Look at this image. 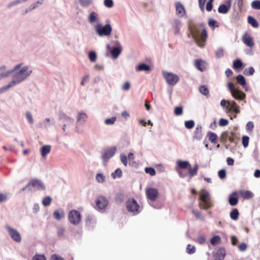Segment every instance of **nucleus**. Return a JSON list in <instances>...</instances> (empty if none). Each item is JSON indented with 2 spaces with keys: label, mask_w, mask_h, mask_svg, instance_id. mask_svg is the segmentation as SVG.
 <instances>
[{
  "label": "nucleus",
  "mask_w": 260,
  "mask_h": 260,
  "mask_svg": "<svg viewBox=\"0 0 260 260\" xmlns=\"http://www.w3.org/2000/svg\"><path fill=\"white\" fill-rule=\"evenodd\" d=\"M31 71L28 70V67L26 66L22 68L19 72H18L13 76V80L11 82H13L14 86L18 84L25 78H26L31 74Z\"/></svg>",
  "instance_id": "f257e3e1"
},
{
  "label": "nucleus",
  "mask_w": 260,
  "mask_h": 260,
  "mask_svg": "<svg viewBox=\"0 0 260 260\" xmlns=\"http://www.w3.org/2000/svg\"><path fill=\"white\" fill-rule=\"evenodd\" d=\"M200 199L203 202L202 204L199 205L201 209H208L212 207V204L208 191L205 189H202L200 192Z\"/></svg>",
  "instance_id": "f03ea898"
},
{
  "label": "nucleus",
  "mask_w": 260,
  "mask_h": 260,
  "mask_svg": "<svg viewBox=\"0 0 260 260\" xmlns=\"http://www.w3.org/2000/svg\"><path fill=\"white\" fill-rule=\"evenodd\" d=\"M96 34L100 37L109 36L112 32V28L110 24H107L103 26L101 24H97L95 26Z\"/></svg>",
  "instance_id": "7ed1b4c3"
},
{
  "label": "nucleus",
  "mask_w": 260,
  "mask_h": 260,
  "mask_svg": "<svg viewBox=\"0 0 260 260\" xmlns=\"http://www.w3.org/2000/svg\"><path fill=\"white\" fill-rule=\"evenodd\" d=\"M126 206L128 211L133 213L134 215L140 212V206L134 199H128L126 203Z\"/></svg>",
  "instance_id": "20e7f679"
},
{
  "label": "nucleus",
  "mask_w": 260,
  "mask_h": 260,
  "mask_svg": "<svg viewBox=\"0 0 260 260\" xmlns=\"http://www.w3.org/2000/svg\"><path fill=\"white\" fill-rule=\"evenodd\" d=\"M162 75L168 84L175 85L179 81V77L172 73L163 71Z\"/></svg>",
  "instance_id": "39448f33"
},
{
  "label": "nucleus",
  "mask_w": 260,
  "mask_h": 260,
  "mask_svg": "<svg viewBox=\"0 0 260 260\" xmlns=\"http://www.w3.org/2000/svg\"><path fill=\"white\" fill-rule=\"evenodd\" d=\"M70 222L74 225H77L81 221V215L80 213L76 210H72L68 215Z\"/></svg>",
  "instance_id": "423d86ee"
},
{
  "label": "nucleus",
  "mask_w": 260,
  "mask_h": 260,
  "mask_svg": "<svg viewBox=\"0 0 260 260\" xmlns=\"http://www.w3.org/2000/svg\"><path fill=\"white\" fill-rule=\"evenodd\" d=\"M6 228L11 238L16 242H20L21 237L19 233L16 230L13 229L9 225H6Z\"/></svg>",
  "instance_id": "0eeeda50"
},
{
  "label": "nucleus",
  "mask_w": 260,
  "mask_h": 260,
  "mask_svg": "<svg viewBox=\"0 0 260 260\" xmlns=\"http://www.w3.org/2000/svg\"><path fill=\"white\" fill-rule=\"evenodd\" d=\"M116 150V148L115 147L104 150L102 155V159L104 161L105 165H107L108 160L114 155Z\"/></svg>",
  "instance_id": "6e6552de"
},
{
  "label": "nucleus",
  "mask_w": 260,
  "mask_h": 260,
  "mask_svg": "<svg viewBox=\"0 0 260 260\" xmlns=\"http://www.w3.org/2000/svg\"><path fill=\"white\" fill-rule=\"evenodd\" d=\"M145 192L147 199L150 201H154L158 197V191L156 188H146Z\"/></svg>",
  "instance_id": "1a4fd4ad"
},
{
  "label": "nucleus",
  "mask_w": 260,
  "mask_h": 260,
  "mask_svg": "<svg viewBox=\"0 0 260 260\" xmlns=\"http://www.w3.org/2000/svg\"><path fill=\"white\" fill-rule=\"evenodd\" d=\"M108 203L107 198L104 196H99L95 200L96 206L99 210L105 209L108 206Z\"/></svg>",
  "instance_id": "9d476101"
},
{
  "label": "nucleus",
  "mask_w": 260,
  "mask_h": 260,
  "mask_svg": "<svg viewBox=\"0 0 260 260\" xmlns=\"http://www.w3.org/2000/svg\"><path fill=\"white\" fill-rule=\"evenodd\" d=\"M176 15L179 17H186V12L184 6L180 2H176L175 4Z\"/></svg>",
  "instance_id": "9b49d317"
},
{
  "label": "nucleus",
  "mask_w": 260,
  "mask_h": 260,
  "mask_svg": "<svg viewBox=\"0 0 260 260\" xmlns=\"http://www.w3.org/2000/svg\"><path fill=\"white\" fill-rule=\"evenodd\" d=\"M232 111L236 114H238L240 112L239 106L234 101L228 102V105L226 106V112L229 113Z\"/></svg>",
  "instance_id": "f8f14e48"
},
{
  "label": "nucleus",
  "mask_w": 260,
  "mask_h": 260,
  "mask_svg": "<svg viewBox=\"0 0 260 260\" xmlns=\"http://www.w3.org/2000/svg\"><path fill=\"white\" fill-rule=\"evenodd\" d=\"M228 5H225L224 4L220 5L218 8V11L220 14H226L229 12L231 9V1L229 0L228 2Z\"/></svg>",
  "instance_id": "ddd939ff"
},
{
  "label": "nucleus",
  "mask_w": 260,
  "mask_h": 260,
  "mask_svg": "<svg viewBox=\"0 0 260 260\" xmlns=\"http://www.w3.org/2000/svg\"><path fill=\"white\" fill-rule=\"evenodd\" d=\"M232 94L235 99L239 100H243L246 96L245 93L238 89L233 91Z\"/></svg>",
  "instance_id": "4468645a"
},
{
  "label": "nucleus",
  "mask_w": 260,
  "mask_h": 260,
  "mask_svg": "<svg viewBox=\"0 0 260 260\" xmlns=\"http://www.w3.org/2000/svg\"><path fill=\"white\" fill-rule=\"evenodd\" d=\"M189 29L190 30V34L194 39H196L198 37L200 32V30L197 25L194 24L190 25Z\"/></svg>",
  "instance_id": "2eb2a0df"
},
{
  "label": "nucleus",
  "mask_w": 260,
  "mask_h": 260,
  "mask_svg": "<svg viewBox=\"0 0 260 260\" xmlns=\"http://www.w3.org/2000/svg\"><path fill=\"white\" fill-rule=\"evenodd\" d=\"M206 62L201 59H196L194 61L196 68L201 72L204 71L206 69Z\"/></svg>",
  "instance_id": "dca6fc26"
},
{
  "label": "nucleus",
  "mask_w": 260,
  "mask_h": 260,
  "mask_svg": "<svg viewBox=\"0 0 260 260\" xmlns=\"http://www.w3.org/2000/svg\"><path fill=\"white\" fill-rule=\"evenodd\" d=\"M225 251L224 248H219L214 254V258L215 260H222L225 256Z\"/></svg>",
  "instance_id": "f3484780"
},
{
  "label": "nucleus",
  "mask_w": 260,
  "mask_h": 260,
  "mask_svg": "<svg viewBox=\"0 0 260 260\" xmlns=\"http://www.w3.org/2000/svg\"><path fill=\"white\" fill-rule=\"evenodd\" d=\"M29 184L38 189H44L45 188V186L42 182L38 179L31 180Z\"/></svg>",
  "instance_id": "a211bd4d"
},
{
  "label": "nucleus",
  "mask_w": 260,
  "mask_h": 260,
  "mask_svg": "<svg viewBox=\"0 0 260 260\" xmlns=\"http://www.w3.org/2000/svg\"><path fill=\"white\" fill-rule=\"evenodd\" d=\"M202 126L200 125H198L195 129L194 132L193 138L197 140H200L202 137Z\"/></svg>",
  "instance_id": "6ab92c4d"
},
{
  "label": "nucleus",
  "mask_w": 260,
  "mask_h": 260,
  "mask_svg": "<svg viewBox=\"0 0 260 260\" xmlns=\"http://www.w3.org/2000/svg\"><path fill=\"white\" fill-rule=\"evenodd\" d=\"M51 151V146L50 145H45L41 148V154L43 158H46V156Z\"/></svg>",
  "instance_id": "aec40b11"
},
{
  "label": "nucleus",
  "mask_w": 260,
  "mask_h": 260,
  "mask_svg": "<svg viewBox=\"0 0 260 260\" xmlns=\"http://www.w3.org/2000/svg\"><path fill=\"white\" fill-rule=\"evenodd\" d=\"M21 63L18 64L14 67L13 70L8 71L7 72L5 73L0 74V80L2 79V78L9 76L13 72L19 69L21 67Z\"/></svg>",
  "instance_id": "412c9836"
},
{
  "label": "nucleus",
  "mask_w": 260,
  "mask_h": 260,
  "mask_svg": "<svg viewBox=\"0 0 260 260\" xmlns=\"http://www.w3.org/2000/svg\"><path fill=\"white\" fill-rule=\"evenodd\" d=\"M198 169L199 166L198 164H196L193 168H191L190 166L189 167L188 174L190 178L197 174Z\"/></svg>",
  "instance_id": "4be33fe9"
},
{
  "label": "nucleus",
  "mask_w": 260,
  "mask_h": 260,
  "mask_svg": "<svg viewBox=\"0 0 260 260\" xmlns=\"http://www.w3.org/2000/svg\"><path fill=\"white\" fill-rule=\"evenodd\" d=\"M243 42L248 47H252L254 45V43L251 37L250 36H245L243 38Z\"/></svg>",
  "instance_id": "5701e85b"
},
{
  "label": "nucleus",
  "mask_w": 260,
  "mask_h": 260,
  "mask_svg": "<svg viewBox=\"0 0 260 260\" xmlns=\"http://www.w3.org/2000/svg\"><path fill=\"white\" fill-rule=\"evenodd\" d=\"M121 51L122 48L120 46L113 48L111 51V54L113 58H116L121 53Z\"/></svg>",
  "instance_id": "b1692460"
},
{
  "label": "nucleus",
  "mask_w": 260,
  "mask_h": 260,
  "mask_svg": "<svg viewBox=\"0 0 260 260\" xmlns=\"http://www.w3.org/2000/svg\"><path fill=\"white\" fill-rule=\"evenodd\" d=\"M178 166L182 169H186L190 167V165L187 161L178 160L177 161Z\"/></svg>",
  "instance_id": "393cba45"
},
{
  "label": "nucleus",
  "mask_w": 260,
  "mask_h": 260,
  "mask_svg": "<svg viewBox=\"0 0 260 260\" xmlns=\"http://www.w3.org/2000/svg\"><path fill=\"white\" fill-rule=\"evenodd\" d=\"M181 22L180 20L178 19H175L174 21L173 27L174 29V33L175 34H178L179 32L180 28L179 26L180 25Z\"/></svg>",
  "instance_id": "a878e982"
},
{
  "label": "nucleus",
  "mask_w": 260,
  "mask_h": 260,
  "mask_svg": "<svg viewBox=\"0 0 260 260\" xmlns=\"http://www.w3.org/2000/svg\"><path fill=\"white\" fill-rule=\"evenodd\" d=\"M208 137L209 138V140L211 141V143L215 144L217 142V136L214 133L210 132L208 133Z\"/></svg>",
  "instance_id": "bb28decb"
},
{
  "label": "nucleus",
  "mask_w": 260,
  "mask_h": 260,
  "mask_svg": "<svg viewBox=\"0 0 260 260\" xmlns=\"http://www.w3.org/2000/svg\"><path fill=\"white\" fill-rule=\"evenodd\" d=\"M248 23L251 24L253 27L257 28L258 27V23L257 21L252 16H249L247 18Z\"/></svg>",
  "instance_id": "cd10ccee"
},
{
  "label": "nucleus",
  "mask_w": 260,
  "mask_h": 260,
  "mask_svg": "<svg viewBox=\"0 0 260 260\" xmlns=\"http://www.w3.org/2000/svg\"><path fill=\"white\" fill-rule=\"evenodd\" d=\"M240 194L244 199H249L253 196V193L250 191L248 190L241 191L240 192Z\"/></svg>",
  "instance_id": "c85d7f7f"
},
{
  "label": "nucleus",
  "mask_w": 260,
  "mask_h": 260,
  "mask_svg": "<svg viewBox=\"0 0 260 260\" xmlns=\"http://www.w3.org/2000/svg\"><path fill=\"white\" fill-rule=\"evenodd\" d=\"M236 79H237V82L239 84H240V85H241L242 86H244L246 85V80H245L244 77L243 75H238L236 77Z\"/></svg>",
  "instance_id": "c756f323"
},
{
  "label": "nucleus",
  "mask_w": 260,
  "mask_h": 260,
  "mask_svg": "<svg viewBox=\"0 0 260 260\" xmlns=\"http://www.w3.org/2000/svg\"><path fill=\"white\" fill-rule=\"evenodd\" d=\"M243 67V62L240 59H237L233 61V67L235 69H239Z\"/></svg>",
  "instance_id": "7c9ffc66"
},
{
  "label": "nucleus",
  "mask_w": 260,
  "mask_h": 260,
  "mask_svg": "<svg viewBox=\"0 0 260 260\" xmlns=\"http://www.w3.org/2000/svg\"><path fill=\"white\" fill-rule=\"evenodd\" d=\"M98 16V15L97 13H96L94 12H91L88 17L89 21L91 23L95 22L97 20Z\"/></svg>",
  "instance_id": "2f4dec72"
},
{
  "label": "nucleus",
  "mask_w": 260,
  "mask_h": 260,
  "mask_svg": "<svg viewBox=\"0 0 260 260\" xmlns=\"http://www.w3.org/2000/svg\"><path fill=\"white\" fill-rule=\"evenodd\" d=\"M200 92L204 95H208L209 94V90L207 86L201 85L199 87Z\"/></svg>",
  "instance_id": "473e14b6"
},
{
  "label": "nucleus",
  "mask_w": 260,
  "mask_h": 260,
  "mask_svg": "<svg viewBox=\"0 0 260 260\" xmlns=\"http://www.w3.org/2000/svg\"><path fill=\"white\" fill-rule=\"evenodd\" d=\"M150 67L148 65H147L145 63H142L139 64L138 67L137 68V71H147L150 70Z\"/></svg>",
  "instance_id": "72a5a7b5"
},
{
  "label": "nucleus",
  "mask_w": 260,
  "mask_h": 260,
  "mask_svg": "<svg viewBox=\"0 0 260 260\" xmlns=\"http://www.w3.org/2000/svg\"><path fill=\"white\" fill-rule=\"evenodd\" d=\"M220 242L221 238L219 236H215L213 237L210 240V243L213 245L219 244L220 243Z\"/></svg>",
  "instance_id": "f704fd0d"
},
{
  "label": "nucleus",
  "mask_w": 260,
  "mask_h": 260,
  "mask_svg": "<svg viewBox=\"0 0 260 260\" xmlns=\"http://www.w3.org/2000/svg\"><path fill=\"white\" fill-rule=\"evenodd\" d=\"M64 214L63 211L60 213L58 210H56L53 213L54 217L57 220H60L64 217Z\"/></svg>",
  "instance_id": "c9c22d12"
},
{
  "label": "nucleus",
  "mask_w": 260,
  "mask_h": 260,
  "mask_svg": "<svg viewBox=\"0 0 260 260\" xmlns=\"http://www.w3.org/2000/svg\"><path fill=\"white\" fill-rule=\"evenodd\" d=\"M239 212L237 209H235L230 213V217L233 220H237L239 216Z\"/></svg>",
  "instance_id": "e433bc0d"
},
{
  "label": "nucleus",
  "mask_w": 260,
  "mask_h": 260,
  "mask_svg": "<svg viewBox=\"0 0 260 260\" xmlns=\"http://www.w3.org/2000/svg\"><path fill=\"white\" fill-rule=\"evenodd\" d=\"M228 137L229 132L227 131L223 132L220 137V142L225 143L228 140Z\"/></svg>",
  "instance_id": "4c0bfd02"
},
{
  "label": "nucleus",
  "mask_w": 260,
  "mask_h": 260,
  "mask_svg": "<svg viewBox=\"0 0 260 260\" xmlns=\"http://www.w3.org/2000/svg\"><path fill=\"white\" fill-rule=\"evenodd\" d=\"M122 174V171L120 169H117L113 173H112L111 176L114 179H115L117 177H121Z\"/></svg>",
  "instance_id": "58836bf2"
},
{
  "label": "nucleus",
  "mask_w": 260,
  "mask_h": 260,
  "mask_svg": "<svg viewBox=\"0 0 260 260\" xmlns=\"http://www.w3.org/2000/svg\"><path fill=\"white\" fill-rule=\"evenodd\" d=\"M14 86L13 82H9L7 85L0 88V94L8 90L10 87Z\"/></svg>",
  "instance_id": "ea45409f"
},
{
  "label": "nucleus",
  "mask_w": 260,
  "mask_h": 260,
  "mask_svg": "<svg viewBox=\"0 0 260 260\" xmlns=\"http://www.w3.org/2000/svg\"><path fill=\"white\" fill-rule=\"evenodd\" d=\"M51 201L52 199L50 197L47 196L43 199L42 204L44 206H48L51 204Z\"/></svg>",
  "instance_id": "a19ab883"
},
{
  "label": "nucleus",
  "mask_w": 260,
  "mask_h": 260,
  "mask_svg": "<svg viewBox=\"0 0 260 260\" xmlns=\"http://www.w3.org/2000/svg\"><path fill=\"white\" fill-rule=\"evenodd\" d=\"M196 251V247L190 244H188L186 248V252L188 254L194 253Z\"/></svg>",
  "instance_id": "79ce46f5"
},
{
  "label": "nucleus",
  "mask_w": 260,
  "mask_h": 260,
  "mask_svg": "<svg viewBox=\"0 0 260 260\" xmlns=\"http://www.w3.org/2000/svg\"><path fill=\"white\" fill-rule=\"evenodd\" d=\"M254 73V69L253 67L247 68L244 71V74L246 76L252 75Z\"/></svg>",
  "instance_id": "37998d69"
},
{
  "label": "nucleus",
  "mask_w": 260,
  "mask_h": 260,
  "mask_svg": "<svg viewBox=\"0 0 260 260\" xmlns=\"http://www.w3.org/2000/svg\"><path fill=\"white\" fill-rule=\"evenodd\" d=\"M145 171L147 174H150L151 176H154L156 174L155 170L151 167H147L145 169Z\"/></svg>",
  "instance_id": "c03bdc74"
},
{
  "label": "nucleus",
  "mask_w": 260,
  "mask_h": 260,
  "mask_svg": "<svg viewBox=\"0 0 260 260\" xmlns=\"http://www.w3.org/2000/svg\"><path fill=\"white\" fill-rule=\"evenodd\" d=\"M251 7L253 9L260 10V1L255 0L252 2Z\"/></svg>",
  "instance_id": "a18cd8bd"
},
{
  "label": "nucleus",
  "mask_w": 260,
  "mask_h": 260,
  "mask_svg": "<svg viewBox=\"0 0 260 260\" xmlns=\"http://www.w3.org/2000/svg\"><path fill=\"white\" fill-rule=\"evenodd\" d=\"M194 126V122L193 120H188L185 122V126L188 129H191Z\"/></svg>",
  "instance_id": "49530a36"
},
{
  "label": "nucleus",
  "mask_w": 260,
  "mask_h": 260,
  "mask_svg": "<svg viewBox=\"0 0 260 260\" xmlns=\"http://www.w3.org/2000/svg\"><path fill=\"white\" fill-rule=\"evenodd\" d=\"M238 202V199L236 197H230L229 198V203L231 206H235L237 204Z\"/></svg>",
  "instance_id": "de8ad7c7"
},
{
  "label": "nucleus",
  "mask_w": 260,
  "mask_h": 260,
  "mask_svg": "<svg viewBox=\"0 0 260 260\" xmlns=\"http://www.w3.org/2000/svg\"><path fill=\"white\" fill-rule=\"evenodd\" d=\"M89 58L91 62H95L96 59V54L94 52L91 51L89 53Z\"/></svg>",
  "instance_id": "09e8293b"
},
{
  "label": "nucleus",
  "mask_w": 260,
  "mask_h": 260,
  "mask_svg": "<svg viewBox=\"0 0 260 260\" xmlns=\"http://www.w3.org/2000/svg\"><path fill=\"white\" fill-rule=\"evenodd\" d=\"M87 118V116L86 114H85L84 113H79L78 114L77 120L78 121L83 120L84 121L86 120Z\"/></svg>",
  "instance_id": "8fccbe9b"
},
{
  "label": "nucleus",
  "mask_w": 260,
  "mask_h": 260,
  "mask_svg": "<svg viewBox=\"0 0 260 260\" xmlns=\"http://www.w3.org/2000/svg\"><path fill=\"white\" fill-rule=\"evenodd\" d=\"M96 180L100 183H103L105 181V176L101 173H98L96 175Z\"/></svg>",
  "instance_id": "3c124183"
},
{
  "label": "nucleus",
  "mask_w": 260,
  "mask_h": 260,
  "mask_svg": "<svg viewBox=\"0 0 260 260\" xmlns=\"http://www.w3.org/2000/svg\"><path fill=\"white\" fill-rule=\"evenodd\" d=\"M249 138L248 136H244L242 137V144L244 147L246 148L248 146Z\"/></svg>",
  "instance_id": "603ef678"
},
{
  "label": "nucleus",
  "mask_w": 260,
  "mask_h": 260,
  "mask_svg": "<svg viewBox=\"0 0 260 260\" xmlns=\"http://www.w3.org/2000/svg\"><path fill=\"white\" fill-rule=\"evenodd\" d=\"M183 113V109L182 107H176L174 110L175 115L178 116L181 115Z\"/></svg>",
  "instance_id": "864d4df0"
},
{
  "label": "nucleus",
  "mask_w": 260,
  "mask_h": 260,
  "mask_svg": "<svg viewBox=\"0 0 260 260\" xmlns=\"http://www.w3.org/2000/svg\"><path fill=\"white\" fill-rule=\"evenodd\" d=\"M116 117H112V118H107L105 120V123L107 124V125H110V124H113L115 121H116Z\"/></svg>",
  "instance_id": "5fc2aeb1"
},
{
  "label": "nucleus",
  "mask_w": 260,
  "mask_h": 260,
  "mask_svg": "<svg viewBox=\"0 0 260 260\" xmlns=\"http://www.w3.org/2000/svg\"><path fill=\"white\" fill-rule=\"evenodd\" d=\"M236 135L234 132L229 133L228 140L230 143H234L235 142V138Z\"/></svg>",
  "instance_id": "6e6d98bb"
},
{
  "label": "nucleus",
  "mask_w": 260,
  "mask_h": 260,
  "mask_svg": "<svg viewBox=\"0 0 260 260\" xmlns=\"http://www.w3.org/2000/svg\"><path fill=\"white\" fill-rule=\"evenodd\" d=\"M32 260H46V258L44 255L36 254L33 257Z\"/></svg>",
  "instance_id": "4d7b16f0"
},
{
  "label": "nucleus",
  "mask_w": 260,
  "mask_h": 260,
  "mask_svg": "<svg viewBox=\"0 0 260 260\" xmlns=\"http://www.w3.org/2000/svg\"><path fill=\"white\" fill-rule=\"evenodd\" d=\"M197 241L200 244H204L206 242L205 237L203 235L198 237Z\"/></svg>",
  "instance_id": "13d9d810"
},
{
  "label": "nucleus",
  "mask_w": 260,
  "mask_h": 260,
  "mask_svg": "<svg viewBox=\"0 0 260 260\" xmlns=\"http://www.w3.org/2000/svg\"><path fill=\"white\" fill-rule=\"evenodd\" d=\"M224 55L223 50L222 49H218L216 51V56L217 58H221Z\"/></svg>",
  "instance_id": "bf43d9fd"
},
{
  "label": "nucleus",
  "mask_w": 260,
  "mask_h": 260,
  "mask_svg": "<svg viewBox=\"0 0 260 260\" xmlns=\"http://www.w3.org/2000/svg\"><path fill=\"white\" fill-rule=\"evenodd\" d=\"M254 127L253 123L252 121L248 122L246 125V128L247 131L252 132Z\"/></svg>",
  "instance_id": "052dcab7"
},
{
  "label": "nucleus",
  "mask_w": 260,
  "mask_h": 260,
  "mask_svg": "<svg viewBox=\"0 0 260 260\" xmlns=\"http://www.w3.org/2000/svg\"><path fill=\"white\" fill-rule=\"evenodd\" d=\"M92 0H80L81 5L83 7H87L90 4Z\"/></svg>",
  "instance_id": "680f3d73"
},
{
  "label": "nucleus",
  "mask_w": 260,
  "mask_h": 260,
  "mask_svg": "<svg viewBox=\"0 0 260 260\" xmlns=\"http://www.w3.org/2000/svg\"><path fill=\"white\" fill-rule=\"evenodd\" d=\"M104 5L107 8H112L113 6V2L112 0H105Z\"/></svg>",
  "instance_id": "e2e57ef3"
},
{
  "label": "nucleus",
  "mask_w": 260,
  "mask_h": 260,
  "mask_svg": "<svg viewBox=\"0 0 260 260\" xmlns=\"http://www.w3.org/2000/svg\"><path fill=\"white\" fill-rule=\"evenodd\" d=\"M229 124V121L224 118H221L219 121V125L220 126H226Z\"/></svg>",
  "instance_id": "0e129e2a"
},
{
  "label": "nucleus",
  "mask_w": 260,
  "mask_h": 260,
  "mask_svg": "<svg viewBox=\"0 0 260 260\" xmlns=\"http://www.w3.org/2000/svg\"><path fill=\"white\" fill-rule=\"evenodd\" d=\"M218 174V176L220 179H224L226 177V172L223 169L219 170Z\"/></svg>",
  "instance_id": "69168bd1"
},
{
  "label": "nucleus",
  "mask_w": 260,
  "mask_h": 260,
  "mask_svg": "<svg viewBox=\"0 0 260 260\" xmlns=\"http://www.w3.org/2000/svg\"><path fill=\"white\" fill-rule=\"evenodd\" d=\"M207 31L205 29H203L201 33V39L202 41H204L206 39L207 37Z\"/></svg>",
  "instance_id": "338daca9"
},
{
  "label": "nucleus",
  "mask_w": 260,
  "mask_h": 260,
  "mask_svg": "<svg viewBox=\"0 0 260 260\" xmlns=\"http://www.w3.org/2000/svg\"><path fill=\"white\" fill-rule=\"evenodd\" d=\"M50 260H64L62 257L56 254H53L51 256Z\"/></svg>",
  "instance_id": "774afa93"
}]
</instances>
